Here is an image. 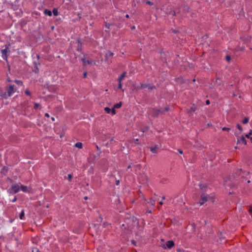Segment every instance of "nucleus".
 <instances>
[{
	"mask_svg": "<svg viewBox=\"0 0 252 252\" xmlns=\"http://www.w3.org/2000/svg\"><path fill=\"white\" fill-rule=\"evenodd\" d=\"M20 190V186L18 184H14L12 186L10 193H16Z\"/></svg>",
	"mask_w": 252,
	"mask_h": 252,
	"instance_id": "1",
	"label": "nucleus"
},
{
	"mask_svg": "<svg viewBox=\"0 0 252 252\" xmlns=\"http://www.w3.org/2000/svg\"><path fill=\"white\" fill-rule=\"evenodd\" d=\"M20 189L21 190L25 193H31V189L26 186L21 185H20Z\"/></svg>",
	"mask_w": 252,
	"mask_h": 252,
	"instance_id": "2",
	"label": "nucleus"
},
{
	"mask_svg": "<svg viewBox=\"0 0 252 252\" xmlns=\"http://www.w3.org/2000/svg\"><path fill=\"white\" fill-rule=\"evenodd\" d=\"M8 94L9 96H11L12 94L15 92L14 88V86L12 85L9 86L7 89Z\"/></svg>",
	"mask_w": 252,
	"mask_h": 252,
	"instance_id": "3",
	"label": "nucleus"
},
{
	"mask_svg": "<svg viewBox=\"0 0 252 252\" xmlns=\"http://www.w3.org/2000/svg\"><path fill=\"white\" fill-rule=\"evenodd\" d=\"M208 197L205 194H202L201 195V200L199 202L200 205H203L205 202L207 201Z\"/></svg>",
	"mask_w": 252,
	"mask_h": 252,
	"instance_id": "4",
	"label": "nucleus"
},
{
	"mask_svg": "<svg viewBox=\"0 0 252 252\" xmlns=\"http://www.w3.org/2000/svg\"><path fill=\"white\" fill-rule=\"evenodd\" d=\"M166 245L167 248L171 249L174 246V243L173 241H168Z\"/></svg>",
	"mask_w": 252,
	"mask_h": 252,
	"instance_id": "5",
	"label": "nucleus"
},
{
	"mask_svg": "<svg viewBox=\"0 0 252 252\" xmlns=\"http://www.w3.org/2000/svg\"><path fill=\"white\" fill-rule=\"evenodd\" d=\"M238 142L242 143L245 145L247 144V141L244 136L240 137V139L238 140Z\"/></svg>",
	"mask_w": 252,
	"mask_h": 252,
	"instance_id": "6",
	"label": "nucleus"
},
{
	"mask_svg": "<svg viewBox=\"0 0 252 252\" xmlns=\"http://www.w3.org/2000/svg\"><path fill=\"white\" fill-rule=\"evenodd\" d=\"M126 72H123V74H121V75L119 77L118 81L122 82L124 78L126 77Z\"/></svg>",
	"mask_w": 252,
	"mask_h": 252,
	"instance_id": "7",
	"label": "nucleus"
},
{
	"mask_svg": "<svg viewBox=\"0 0 252 252\" xmlns=\"http://www.w3.org/2000/svg\"><path fill=\"white\" fill-rule=\"evenodd\" d=\"M44 13L45 15H48L49 16H51L52 15V11H51L50 10H49L48 9H45L44 11Z\"/></svg>",
	"mask_w": 252,
	"mask_h": 252,
	"instance_id": "8",
	"label": "nucleus"
},
{
	"mask_svg": "<svg viewBox=\"0 0 252 252\" xmlns=\"http://www.w3.org/2000/svg\"><path fill=\"white\" fill-rule=\"evenodd\" d=\"M74 146L79 149H81L83 147V144L81 142H77L75 143Z\"/></svg>",
	"mask_w": 252,
	"mask_h": 252,
	"instance_id": "9",
	"label": "nucleus"
},
{
	"mask_svg": "<svg viewBox=\"0 0 252 252\" xmlns=\"http://www.w3.org/2000/svg\"><path fill=\"white\" fill-rule=\"evenodd\" d=\"M122 105V102H119V103L115 104L113 107H114V108L119 109L121 107Z\"/></svg>",
	"mask_w": 252,
	"mask_h": 252,
	"instance_id": "10",
	"label": "nucleus"
},
{
	"mask_svg": "<svg viewBox=\"0 0 252 252\" xmlns=\"http://www.w3.org/2000/svg\"><path fill=\"white\" fill-rule=\"evenodd\" d=\"M104 111L106 112V113L107 114H110L111 113V109L109 108V107H105L104 108Z\"/></svg>",
	"mask_w": 252,
	"mask_h": 252,
	"instance_id": "11",
	"label": "nucleus"
},
{
	"mask_svg": "<svg viewBox=\"0 0 252 252\" xmlns=\"http://www.w3.org/2000/svg\"><path fill=\"white\" fill-rule=\"evenodd\" d=\"M1 52L2 54L3 58V59H4L5 58H6V56L7 50L6 49H3L1 51Z\"/></svg>",
	"mask_w": 252,
	"mask_h": 252,
	"instance_id": "12",
	"label": "nucleus"
},
{
	"mask_svg": "<svg viewBox=\"0 0 252 252\" xmlns=\"http://www.w3.org/2000/svg\"><path fill=\"white\" fill-rule=\"evenodd\" d=\"M24 216H25L24 211L22 210L20 214V216H19L20 219L23 220L24 218Z\"/></svg>",
	"mask_w": 252,
	"mask_h": 252,
	"instance_id": "13",
	"label": "nucleus"
},
{
	"mask_svg": "<svg viewBox=\"0 0 252 252\" xmlns=\"http://www.w3.org/2000/svg\"><path fill=\"white\" fill-rule=\"evenodd\" d=\"M15 83H16L17 84H18V85H21V86H22V85H23V82H22V81H20V80H16L15 81Z\"/></svg>",
	"mask_w": 252,
	"mask_h": 252,
	"instance_id": "14",
	"label": "nucleus"
},
{
	"mask_svg": "<svg viewBox=\"0 0 252 252\" xmlns=\"http://www.w3.org/2000/svg\"><path fill=\"white\" fill-rule=\"evenodd\" d=\"M53 13L55 16H57L58 15V11L57 9H54L53 10Z\"/></svg>",
	"mask_w": 252,
	"mask_h": 252,
	"instance_id": "15",
	"label": "nucleus"
},
{
	"mask_svg": "<svg viewBox=\"0 0 252 252\" xmlns=\"http://www.w3.org/2000/svg\"><path fill=\"white\" fill-rule=\"evenodd\" d=\"M115 109L116 108H114V107H113L112 109H111V114L112 115H114L116 114V110H115Z\"/></svg>",
	"mask_w": 252,
	"mask_h": 252,
	"instance_id": "16",
	"label": "nucleus"
},
{
	"mask_svg": "<svg viewBox=\"0 0 252 252\" xmlns=\"http://www.w3.org/2000/svg\"><path fill=\"white\" fill-rule=\"evenodd\" d=\"M150 150L154 153H156L157 148L156 147H151Z\"/></svg>",
	"mask_w": 252,
	"mask_h": 252,
	"instance_id": "17",
	"label": "nucleus"
},
{
	"mask_svg": "<svg viewBox=\"0 0 252 252\" xmlns=\"http://www.w3.org/2000/svg\"><path fill=\"white\" fill-rule=\"evenodd\" d=\"M252 134V130H251L249 132V133L248 134H247L245 136L248 138H251L250 135H251Z\"/></svg>",
	"mask_w": 252,
	"mask_h": 252,
	"instance_id": "18",
	"label": "nucleus"
},
{
	"mask_svg": "<svg viewBox=\"0 0 252 252\" xmlns=\"http://www.w3.org/2000/svg\"><path fill=\"white\" fill-rule=\"evenodd\" d=\"M40 106V105L39 104L37 103H34V108L35 109H38Z\"/></svg>",
	"mask_w": 252,
	"mask_h": 252,
	"instance_id": "19",
	"label": "nucleus"
},
{
	"mask_svg": "<svg viewBox=\"0 0 252 252\" xmlns=\"http://www.w3.org/2000/svg\"><path fill=\"white\" fill-rule=\"evenodd\" d=\"M249 122V119L248 118H245L243 120V123L244 124H246L248 123Z\"/></svg>",
	"mask_w": 252,
	"mask_h": 252,
	"instance_id": "20",
	"label": "nucleus"
},
{
	"mask_svg": "<svg viewBox=\"0 0 252 252\" xmlns=\"http://www.w3.org/2000/svg\"><path fill=\"white\" fill-rule=\"evenodd\" d=\"M118 88L122 90V82H119Z\"/></svg>",
	"mask_w": 252,
	"mask_h": 252,
	"instance_id": "21",
	"label": "nucleus"
},
{
	"mask_svg": "<svg viewBox=\"0 0 252 252\" xmlns=\"http://www.w3.org/2000/svg\"><path fill=\"white\" fill-rule=\"evenodd\" d=\"M25 94H26V95H31V93H30V92L29 90H26V91H25Z\"/></svg>",
	"mask_w": 252,
	"mask_h": 252,
	"instance_id": "22",
	"label": "nucleus"
},
{
	"mask_svg": "<svg viewBox=\"0 0 252 252\" xmlns=\"http://www.w3.org/2000/svg\"><path fill=\"white\" fill-rule=\"evenodd\" d=\"M222 130L223 131H229L230 130V128L226 127H223L222 128Z\"/></svg>",
	"mask_w": 252,
	"mask_h": 252,
	"instance_id": "23",
	"label": "nucleus"
},
{
	"mask_svg": "<svg viewBox=\"0 0 252 252\" xmlns=\"http://www.w3.org/2000/svg\"><path fill=\"white\" fill-rule=\"evenodd\" d=\"M237 127L240 130V131L242 130V127L239 124L237 125Z\"/></svg>",
	"mask_w": 252,
	"mask_h": 252,
	"instance_id": "24",
	"label": "nucleus"
},
{
	"mask_svg": "<svg viewBox=\"0 0 252 252\" xmlns=\"http://www.w3.org/2000/svg\"><path fill=\"white\" fill-rule=\"evenodd\" d=\"M231 58L229 56H226V60L227 62H229L230 61Z\"/></svg>",
	"mask_w": 252,
	"mask_h": 252,
	"instance_id": "25",
	"label": "nucleus"
},
{
	"mask_svg": "<svg viewBox=\"0 0 252 252\" xmlns=\"http://www.w3.org/2000/svg\"><path fill=\"white\" fill-rule=\"evenodd\" d=\"M146 3H147V4L150 5H152L153 4V3L152 2H151V1H146Z\"/></svg>",
	"mask_w": 252,
	"mask_h": 252,
	"instance_id": "26",
	"label": "nucleus"
},
{
	"mask_svg": "<svg viewBox=\"0 0 252 252\" xmlns=\"http://www.w3.org/2000/svg\"><path fill=\"white\" fill-rule=\"evenodd\" d=\"M113 54H114L112 52H109L108 54H107V56H109V57L113 56Z\"/></svg>",
	"mask_w": 252,
	"mask_h": 252,
	"instance_id": "27",
	"label": "nucleus"
},
{
	"mask_svg": "<svg viewBox=\"0 0 252 252\" xmlns=\"http://www.w3.org/2000/svg\"><path fill=\"white\" fill-rule=\"evenodd\" d=\"M72 176L71 174H68V179L69 181H70L72 179Z\"/></svg>",
	"mask_w": 252,
	"mask_h": 252,
	"instance_id": "28",
	"label": "nucleus"
},
{
	"mask_svg": "<svg viewBox=\"0 0 252 252\" xmlns=\"http://www.w3.org/2000/svg\"><path fill=\"white\" fill-rule=\"evenodd\" d=\"M199 187H200V189H203V188L205 187V186L204 185H203V187H202V185H201V184H200V185H199Z\"/></svg>",
	"mask_w": 252,
	"mask_h": 252,
	"instance_id": "29",
	"label": "nucleus"
},
{
	"mask_svg": "<svg viewBox=\"0 0 252 252\" xmlns=\"http://www.w3.org/2000/svg\"><path fill=\"white\" fill-rule=\"evenodd\" d=\"M16 200H17V198L16 197H15L14 198L13 200H11V201L12 202H15L16 201Z\"/></svg>",
	"mask_w": 252,
	"mask_h": 252,
	"instance_id": "30",
	"label": "nucleus"
},
{
	"mask_svg": "<svg viewBox=\"0 0 252 252\" xmlns=\"http://www.w3.org/2000/svg\"><path fill=\"white\" fill-rule=\"evenodd\" d=\"M45 116L46 117L49 118L50 117V115H49V114L48 113H45Z\"/></svg>",
	"mask_w": 252,
	"mask_h": 252,
	"instance_id": "31",
	"label": "nucleus"
},
{
	"mask_svg": "<svg viewBox=\"0 0 252 252\" xmlns=\"http://www.w3.org/2000/svg\"><path fill=\"white\" fill-rule=\"evenodd\" d=\"M87 76V72H85L84 73V77L85 78Z\"/></svg>",
	"mask_w": 252,
	"mask_h": 252,
	"instance_id": "32",
	"label": "nucleus"
},
{
	"mask_svg": "<svg viewBox=\"0 0 252 252\" xmlns=\"http://www.w3.org/2000/svg\"><path fill=\"white\" fill-rule=\"evenodd\" d=\"M206 104L208 105L210 104V101L209 100H207L206 102Z\"/></svg>",
	"mask_w": 252,
	"mask_h": 252,
	"instance_id": "33",
	"label": "nucleus"
},
{
	"mask_svg": "<svg viewBox=\"0 0 252 252\" xmlns=\"http://www.w3.org/2000/svg\"><path fill=\"white\" fill-rule=\"evenodd\" d=\"M135 141L136 144H138V139H136L135 140Z\"/></svg>",
	"mask_w": 252,
	"mask_h": 252,
	"instance_id": "34",
	"label": "nucleus"
},
{
	"mask_svg": "<svg viewBox=\"0 0 252 252\" xmlns=\"http://www.w3.org/2000/svg\"><path fill=\"white\" fill-rule=\"evenodd\" d=\"M178 151H179V153H180L181 154H182L183 153V151L181 150H179Z\"/></svg>",
	"mask_w": 252,
	"mask_h": 252,
	"instance_id": "35",
	"label": "nucleus"
},
{
	"mask_svg": "<svg viewBox=\"0 0 252 252\" xmlns=\"http://www.w3.org/2000/svg\"><path fill=\"white\" fill-rule=\"evenodd\" d=\"M7 80L8 82H10V81H11V80H10V79L9 78H8L7 79Z\"/></svg>",
	"mask_w": 252,
	"mask_h": 252,
	"instance_id": "36",
	"label": "nucleus"
},
{
	"mask_svg": "<svg viewBox=\"0 0 252 252\" xmlns=\"http://www.w3.org/2000/svg\"><path fill=\"white\" fill-rule=\"evenodd\" d=\"M165 110L166 111H168L169 110V107H167L166 108H165Z\"/></svg>",
	"mask_w": 252,
	"mask_h": 252,
	"instance_id": "37",
	"label": "nucleus"
},
{
	"mask_svg": "<svg viewBox=\"0 0 252 252\" xmlns=\"http://www.w3.org/2000/svg\"><path fill=\"white\" fill-rule=\"evenodd\" d=\"M51 119L53 121H55V118L54 117H52Z\"/></svg>",
	"mask_w": 252,
	"mask_h": 252,
	"instance_id": "38",
	"label": "nucleus"
},
{
	"mask_svg": "<svg viewBox=\"0 0 252 252\" xmlns=\"http://www.w3.org/2000/svg\"><path fill=\"white\" fill-rule=\"evenodd\" d=\"M126 17L128 18H129V15L128 14H126Z\"/></svg>",
	"mask_w": 252,
	"mask_h": 252,
	"instance_id": "39",
	"label": "nucleus"
},
{
	"mask_svg": "<svg viewBox=\"0 0 252 252\" xmlns=\"http://www.w3.org/2000/svg\"><path fill=\"white\" fill-rule=\"evenodd\" d=\"M161 113V112L160 111H158V115H159V114Z\"/></svg>",
	"mask_w": 252,
	"mask_h": 252,
	"instance_id": "40",
	"label": "nucleus"
},
{
	"mask_svg": "<svg viewBox=\"0 0 252 252\" xmlns=\"http://www.w3.org/2000/svg\"><path fill=\"white\" fill-rule=\"evenodd\" d=\"M250 140H251V142L252 143V137L250 138Z\"/></svg>",
	"mask_w": 252,
	"mask_h": 252,
	"instance_id": "41",
	"label": "nucleus"
},
{
	"mask_svg": "<svg viewBox=\"0 0 252 252\" xmlns=\"http://www.w3.org/2000/svg\"><path fill=\"white\" fill-rule=\"evenodd\" d=\"M162 204H163L162 202H160V205H162Z\"/></svg>",
	"mask_w": 252,
	"mask_h": 252,
	"instance_id": "42",
	"label": "nucleus"
},
{
	"mask_svg": "<svg viewBox=\"0 0 252 252\" xmlns=\"http://www.w3.org/2000/svg\"><path fill=\"white\" fill-rule=\"evenodd\" d=\"M163 199H165V197H162Z\"/></svg>",
	"mask_w": 252,
	"mask_h": 252,
	"instance_id": "43",
	"label": "nucleus"
}]
</instances>
